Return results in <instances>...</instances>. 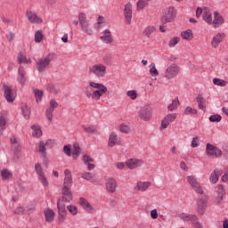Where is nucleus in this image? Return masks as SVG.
I'll use <instances>...</instances> for the list:
<instances>
[{"label": "nucleus", "instance_id": "1", "mask_svg": "<svg viewBox=\"0 0 228 228\" xmlns=\"http://www.w3.org/2000/svg\"><path fill=\"white\" fill-rule=\"evenodd\" d=\"M175 17H177V12H175V8L167 7L163 11L160 22L161 24H168V22H174V20H175Z\"/></svg>", "mask_w": 228, "mask_h": 228}, {"label": "nucleus", "instance_id": "2", "mask_svg": "<svg viewBox=\"0 0 228 228\" xmlns=\"http://www.w3.org/2000/svg\"><path fill=\"white\" fill-rule=\"evenodd\" d=\"M53 60H54V53H49L45 57L37 60L36 62L37 70L44 72L47 67H49V63H51Z\"/></svg>", "mask_w": 228, "mask_h": 228}, {"label": "nucleus", "instance_id": "3", "mask_svg": "<svg viewBox=\"0 0 228 228\" xmlns=\"http://www.w3.org/2000/svg\"><path fill=\"white\" fill-rule=\"evenodd\" d=\"M78 20L82 31L86 33V35H89V37H92V35H94V30L92 29V28H90V25L88 24V20H86V14H85V12H80L78 14Z\"/></svg>", "mask_w": 228, "mask_h": 228}, {"label": "nucleus", "instance_id": "4", "mask_svg": "<svg viewBox=\"0 0 228 228\" xmlns=\"http://www.w3.org/2000/svg\"><path fill=\"white\" fill-rule=\"evenodd\" d=\"M89 74H94L96 77H104L106 76V66L104 64H95L89 68Z\"/></svg>", "mask_w": 228, "mask_h": 228}, {"label": "nucleus", "instance_id": "5", "mask_svg": "<svg viewBox=\"0 0 228 228\" xmlns=\"http://www.w3.org/2000/svg\"><path fill=\"white\" fill-rule=\"evenodd\" d=\"M152 111L153 109L151 106H146L139 110L138 117L141 120L149 122L151 121V118H152Z\"/></svg>", "mask_w": 228, "mask_h": 228}, {"label": "nucleus", "instance_id": "6", "mask_svg": "<svg viewBox=\"0 0 228 228\" xmlns=\"http://www.w3.org/2000/svg\"><path fill=\"white\" fill-rule=\"evenodd\" d=\"M177 76H179V68L175 63L167 68L164 74V77L168 81H170V79H174V77H177Z\"/></svg>", "mask_w": 228, "mask_h": 228}, {"label": "nucleus", "instance_id": "7", "mask_svg": "<svg viewBox=\"0 0 228 228\" xmlns=\"http://www.w3.org/2000/svg\"><path fill=\"white\" fill-rule=\"evenodd\" d=\"M187 183L193 188L194 191L196 193H199L200 195L204 194V191L202 190V186H200V183L197 181V178H195L194 175H189L187 176Z\"/></svg>", "mask_w": 228, "mask_h": 228}, {"label": "nucleus", "instance_id": "8", "mask_svg": "<svg viewBox=\"0 0 228 228\" xmlns=\"http://www.w3.org/2000/svg\"><path fill=\"white\" fill-rule=\"evenodd\" d=\"M197 208L199 215L202 216L206 213V209H208V196L203 195L198 199Z\"/></svg>", "mask_w": 228, "mask_h": 228}, {"label": "nucleus", "instance_id": "9", "mask_svg": "<svg viewBox=\"0 0 228 228\" xmlns=\"http://www.w3.org/2000/svg\"><path fill=\"white\" fill-rule=\"evenodd\" d=\"M206 152L208 156H215V158H222V150L216 148L211 143H207Z\"/></svg>", "mask_w": 228, "mask_h": 228}, {"label": "nucleus", "instance_id": "10", "mask_svg": "<svg viewBox=\"0 0 228 228\" xmlns=\"http://www.w3.org/2000/svg\"><path fill=\"white\" fill-rule=\"evenodd\" d=\"M26 15L30 24H42V22H44V20H42V18L33 11H28Z\"/></svg>", "mask_w": 228, "mask_h": 228}, {"label": "nucleus", "instance_id": "11", "mask_svg": "<svg viewBox=\"0 0 228 228\" xmlns=\"http://www.w3.org/2000/svg\"><path fill=\"white\" fill-rule=\"evenodd\" d=\"M105 186L109 193H115L117 191V180L113 177L105 178Z\"/></svg>", "mask_w": 228, "mask_h": 228}, {"label": "nucleus", "instance_id": "12", "mask_svg": "<svg viewBox=\"0 0 228 228\" xmlns=\"http://www.w3.org/2000/svg\"><path fill=\"white\" fill-rule=\"evenodd\" d=\"M3 91L4 99L7 101V102H13V101H15V94L9 86L4 85Z\"/></svg>", "mask_w": 228, "mask_h": 228}, {"label": "nucleus", "instance_id": "13", "mask_svg": "<svg viewBox=\"0 0 228 228\" xmlns=\"http://www.w3.org/2000/svg\"><path fill=\"white\" fill-rule=\"evenodd\" d=\"M72 186L63 185L61 190V200L62 202H70L72 200V191H70Z\"/></svg>", "mask_w": 228, "mask_h": 228}, {"label": "nucleus", "instance_id": "14", "mask_svg": "<svg viewBox=\"0 0 228 228\" xmlns=\"http://www.w3.org/2000/svg\"><path fill=\"white\" fill-rule=\"evenodd\" d=\"M124 15L126 24H131V20L133 19V4H131V2L125 4Z\"/></svg>", "mask_w": 228, "mask_h": 228}, {"label": "nucleus", "instance_id": "15", "mask_svg": "<svg viewBox=\"0 0 228 228\" xmlns=\"http://www.w3.org/2000/svg\"><path fill=\"white\" fill-rule=\"evenodd\" d=\"M175 118H177V114H167L161 121V129H167Z\"/></svg>", "mask_w": 228, "mask_h": 228}, {"label": "nucleus", "instance_id": "16", "mask_svg": "<svg viewBox=\"0 0 228 228\" xmlns=\"http://www.w3.org/2000/svg\"><path fill=\"white\" fill-rule=\"evenodd\" d=\"M78 204L85 209V211H86V213H94V211H95L92 204H90V201L83 197L79 198Z\"/></svg>", "mask_w": 228, "mask_h": 228}, {"label": "nucleus", "instance_id": "17", "mask_svg": "<svg viewBox=\"0 0 228 228\" xmlns=\"http://www.w3.org/2000/svg\"><path fill=\"white\" fill-rule=\"evenodd\" d=\"M10 118H8V112L3 110L0 112V133H3L4 129H6V126H8V122Z\"/></svg>", "mask_w": 228, "mask_h": 228}, {"label": "nucleus", "instance_id": "18", "mask_svg": "<svg viewBox=\"0 0 228 228\" xmlns=\"http://www.w3.org/2000/svg\"><path fill=\"white\" fill-rule=\"evenodd\" d=\"M126 165L130 170H134V168H138V167H142V165H143V160L138 159H129L126 161Z\"/></svg>", "mask_w": 228, "mask_h": 228}, {"label": "nucleus", "instance_id": "19", "mask_svg": "<svg viewBox=\"0 0 228 228\" xmlns=\"http://www.w3.org/2000/svg\"><path fill=\"white\" fill-rule=\"evenodd\" d=\"M224 38H225V33H217L211 41V46L213 49H216V47H218V45L224 42Z\"/></svg>", "mask_w": 228, "mask_h": 228}, {"label": "nucleus", "instance_id": "20", "mask_svg": "<svg viewBox=\"0 0 228 228\" xmlns=\"http://www.w3.org/2000/svg\"><path fill=\"white\" fill-rule=\"evenodd\" d=\"M59 215H58V222L63 223L67 220V210L65 209V204L59 203Z\"/></svg>", "mask_w": 228, "mask_h": 228}, {"label": "nucleus", "instance_id": "21", "mask_svg": "<svg viewBox=\"0 0 228 228\" xmlns=\"http://www.w3.org/2000/svg\"><path fill=\"white\" fill-rule=\"evenodd\" d=\"M17 81L22 86L26 85V69L22 66L18 69Z\"/></svg>", "mask_w": 228, "mask_h": 228}, {"label": "nucleus", "instance_id": "22", "mask_svg": "<svg viewBox=\"0 0 228 228\" xmlns=\"http://www.w3.org/2000/svg\"><path fill=\"white\" fill-rule=\"evenodd\" d=\"M100 39L104 44H113V36H111V31L108 28L103 31V36L100 37Z\"/></svg>", "mask_w": 228, "mask_h": 228}, {"label": "nucleus", "instance_id": "23", "mask_svg": "<svg viewBox=\"0 0 228 228\" xmlns=\"http://www.w3.org/2000/svg\"><path fill=\"white\" fill-rule=\"evenodd\" d=\"M220 175H222V169L216 168L209 176L211 184H216L220 179Z\"/></svg>", "mask_w": 228, "mask_h": 228}, {"label": "nucleus", "instance_id": "24", "mask_svg": "<svg viewBox=\"0 0 228 228\" xmlns=\"http://www.w3.org/2000/svg\"><path fill=\"white\" fill-rule=\"evenodd\" d=\"M108 145L110 147H115V145H120V141H118V135L115 132H111L109 136Z\"/></svg>", "mask_w": 228, "mask_h": 228}, {"label": "nucleus", "instance_id": "25", "mask_svg": "<svg viewBox=\"0 0 228 228\" xmlns=\"http://www.w3.org/2000/svg\"><path fill=\"white\" fill-rule=\"evenodd\" d=\"M225 20H224V17L221 16L220 12L218 11H216L214 12V20L212 21L214 24V28H218V26H222Z\"/></svg>", "mask_w": 228, "mask_h": 228}, {"label": "nucleus", "instance_id": "26", "mask_svg": "<svg viewBox=\"0 0 228 228\" xmlns=\"http://www.w3.org/2000/svg\"><path fill=\"white\" fill-rule=\"evenodd\" d=\"M196 102L198 104L199 110H201L202 111H206L207 102H206V99L202 97V94H198V96L196 97Z\"/></svg>", "mask_w": 228, "mask_h": 228}, {"label": "nucleus", "instance_id": "27", "mask_svg": "<svg viewBox=\"0 0 228 228\" xmlns=\"http://www.w3.org/2000/svg\"><path fill=\"white\" fill-rule=\"evenodd\" d=\"M151 186V182H138L134 187L135 191H147Z\"/></svg>", "mask_w": 228, "mask_h": 228}, {"label": "nucleus", "instance_id": "28", "mask_svg": "<svg viewBox=\"0 0 228 228\" xmlns=\"http://www.w3.org/2000/svg\"><path fill=\"white\" fill-rule=\"evenodd\" d=\"M63 184L65 186H72V173L69 169H66L64 171V182H63Z\"/></svg>", "mask_w": 228, "mask_h": 228}, {"label": "nucleus", "instance_id": "29", "mask_svg": "<svg viewBox=\"0 0 228 228\" xmlns=\"http://www.w3.org/2000/svg\"><path fill=\"white\" fill-rule=\"evenodd\" d=\"M45 218L48 224H51L53 220H54V216L56 214H54V211L51 208H45Z\"/></svg>", "mask_w": 228, "mask_h": 228}, {"label": "nucleus", "instance_id": "30", "mask_svg": "<svg viewBox=\"0 0 228 228\" xmlns=\"http://www.w3.org/2000/svg\"><path fill=\"white\" fill-rule=\"evenodd\" d=\"M107 92H108V88L97 89L93 92V94L91 97L92 99H94V101H99V99H101V97H102V95H104V94H106Z\"/></svg>", "mask_w": 228, "mask_h": 228}, {"label": "nucleus", "instance_id": "31", "mask_svg": "<svg viewBox=\"0 0 228 228\" xmlns=\"http://www.w3.org/2000/svg\"><path fill=\"white\" fill-rule=\"evenodd\" d=\"M17 60H18V63H25L27 65H29L33 62V61L31 60V58H28L26 57V54L20 53L17 56Z\"/></svg>", "mask_w": 228, "mask_h": 228}, {"label": "nucleus", "instance_id": "32", "mask_svg": "<svg viewBox=\"0 0 228 228\" xmlns=\"http://www.w3.org/2000/svg\"><path fill=\"white\" fill-rule=\"evenodd\" d=\"M12 149L13 152V160L19 161V158H20V151H21L20 144L13 145L12 146Z\"/></svg>", "mask_w": 228, "mask_h": 228}, {"label": "nucleus", "instance_id": "33", "mask_svg": "<svg viewBox=\"0 0 228 228\" xmlns=\"http://www.w3.org/2000/svg\"><path fill=\"white\" fill-rule=\"evenodd\" d=\"M54 108H56V102L52 100L50 102V108L46 110V117L50 122L53 120V111H54Z\"/></svg>", "mask_w": 228, "mask_h": 228}, {"label": "nucleus", "instance_id": "34", "mask_svg": "<svg viewBox=\"0 0 228 228\" xmlns=\"http://www.w3.org/2000/svg\"><path fill=\"white\" fill-rule=\"evenodd\" d=\"M79 154H81V147H79V143H73V151L71 152V156L73 159H77L79 158Z\"/></svg>", "mask_w": 228, "mask_h": 228}, {"label": "nucleus", "instance_id": "35", "mask_svg": "<svg viewBox=\"0 0 228 228\" xmlns=\"http://www.w3.org/2000/svg\"><path fill=\"white\" fill-rule=\"evenodd\" d=\"M21 113L25 118H29V115H31V108L28 106V103H21Z\"/></svg>", "mask_w": 228, "mask_h": 228}, {"label": "nucleus", "instance_id": "36", "mask_svg": "<svg viewBox=\"0 0 228 228\" xmlns=\"http://www.w3.org/2000/svg\"><path fill=\"white\" fill-rule=\"evenodd\" d=\"M224 195H225V189H224V185H217V197L216 198V202H221L224 199Z\"/></svg>", "mask_w": 228, "mask_h": 228}, {"label": "nucleus", "instance_id": "37", "mask_svg": "<svg viewBox=\"0 0 228 228\" xmlns=\"http://www.w3.org/2000/svg\"><path fill=\"white\" fill-rule=\"evenodd\" d=\"M33 94L35 95L37 104L42 102V98L44 97V91L40 89H33Z\"/></svg>", "mask_w": 228, "mask_h": 228}, {"label": "nucleus", "instance_id": "38", "mask_svg": "<svg viewBox=\"0 0 228 228\" xmlns=\"http://www.w3.org/2000/svg\"><path fill=\"white\" fill-rule=\"evenodd\" d=\"M31 129L34 138H40V136H42V128H40L39 126L34 125L31 126Z\"/></svg>", "mask_w": 228, "mask_h": 228}, {"label": "nucleus", "instance_id": "39", "mask_svg": "<svg viewBox=\"0 0 228 228\" xmlns=\"http://www.w3.org/2000/svg\"><path fill=\"white\" fill-rule=\"evenodd\" d=\"M154 31H156V27L152 25L148 26L142 30V36L149 38V37H151V33H154Z\"/></svg>", "mask_w": 228, "mask_h": 228}, {"label": "nucleus", "instance_id": "40", "mask_svg": "<svg viewBox=\"0 0 228 228\" xmlns=\"http://www.w3.org/2000/svg\"><path fill=\"white\" fill-rule=\"evenodd\" d=\"M181 102H179V98H175L172 101V103H170L167 106V110L168 111H174L175 110H176L177 108H179Z\"/></svg>", "mask_w": 228, "mask_h": 228}, {"label": "nucleus", "instance_id": "41", "mask_svg": "<svg viewBox=\"0 0 228 228\" xmlns=\"http://www.w3.org/2000/svg\"><path fill=\"white\" fill-rule=\"evenodd\" d=\"M181 37L183 38V40H191V38H193V32L191 29H187L181 33Z\"/></svg>", "mask_w": 228, "mask_h": 228}, {"label": "nucleus", "instance_id": "42", "mask_svg": "<svg viewBox=\"0 0 228 228\" xmlns=\"http://www.w3.org/2000/svg\"><path fill=\"white\" fill-rule=\"evenodd\" d=\"M89 86L91 88H94V90H104L108 88L106 87V86L100 83L94 82V81L89 82Z\"/></svg>", "mask_w": 228, "mask_h": 228}, {"label": "nucleus", "instance_id": "43", "mask_svg": "<svg viewBox=\"0 0 228 228\" xmlns=\"http://www.w3.org/2000/svg\"><path fill=\"white\" fill-rule=\"evenodd\" d=\"M203 20L207 22V24H213V17L211 16V12L206 11L202 14Z\"/></svg>", "mask_w": 228, "mask_h": 228}, {"label": "nucleus", "instance_id": "44", "mask_svg": "<svg viewBox=\"0 0 228 228\" xmlns=\"http://www.w3.org/2000/svg\"><path fill=\"white\" fill-rule=\"evenodd\" d=\"M82 128L86 133H89L90 134H95L97 133V129H95V126L94 125H91L89 126L83 125Z\"/></svg>", "mask_w": 228, "mask_h": 228}, {"label": "nucleus", "instance_id": "45", "mask_svg": "<svg viewBox=\"0 0 228 228\" xmlns=\"http://www.w3.org/2000/svg\"><path fill=\"white\" fill-rule=\"evenodd\" d=\"M150 74L152 76V77H156V76H159V71H158V69H156V64L151 63L150 64Z\"/></svg>", "mask_w": 228, "mask_h": 228}, {"label": "nucleus", "instance_id": "46", "mask_svg": "<svg viewBox=\"0 0 228 228\" xmlns=\"http://www.w3.org/2000/svg\"><path fill=\"white\" fill-rule=\"evenodd\" d=\"M34 40H35L36 44H40V42H42V40H44V33L42 32V30H37L35 33Z\"/></svg>", "mask_w": 228, "mask_h": 228}, {"label": "nucleus", "instance_id": "47", "mask_svg": "<svg viewBox=\"0 0 228 228\" xmlns=\"http://www.w3.org/2000/svg\"><path fill=\"white\" fill-rule=\"evenodd\" d=\"M1 176L4 179V181H6L8 179H12V172H10L8 169H3L1 171Z\"/></svg>", "mask_w": 228, "mask_h": 228}, {"label": "nucleus", "instance_id": "48", "mask_svg": "<svg viewBox=\"0 0 228 228\" xmlns=\"http://www.w3.org/2000/svg\"><path fill=\"white\" fill-rule=\"evenodd\" d=\"M208 120L213 123L222 122V116L220 114H214L208 118Z\"/></svg>", "mask_w": 228, "mask_h": 228}, {"label": "nucleus", "instance_id": "49", "mask_svg": "<svg viewBox=\"0 0 228 228\" xmlns=\"http://www.w3.org/2000/svg\"><path fill=\"white\" fill-rule=\"evenodd\" d=\"M82 179H86V181H92L94 179L95 175L90 173V172H85L81 175Z\"/></svg>", "mask_w": 228, "mask_h": 228}, {"label": "nucleus", "instance_id": "50", "mask_svg": "<svg viewBox=\"0 0 228 228\" xmlns=\"http://www.w3.org/2000/svg\"><path fill=\"white\" fill-rule=\"evenodd\" d=\"M38 180L40 181L41 184L46 188V186H49V182L47 181V177L45 176V174L40 175L38 176Z\"/></svg>", "mask_w": 228, "mask_h": 228}, {"label": "nucleus", "instance_id": "51", "mask_svg": "<svg viewBox=\"0 0 228 228\" xmlns=\"http://www.w3.org/2000/svg\"><path fill=\"white\" fill-rule=\"evenodd\" d=\"M102 60L106 65H111V62L113 61V55L111 53H107L103 56Z\"/></svg>", "mask_w": 228, "mask_h": 228}, {"label": "nucleus", "instance_id": "52", "mask_svg": "<svg viewBox=\"0 0 228 228\" xmlns=\"http://www.w3.org/2000/svg\"><path fill=\"white\" fill-rule=\"evenodd\" d=\"M119 131L120 133H123L124 134H129V133H131V127H129V126L127 125H120L119 126Z\"/></svg>", "mask_w": 228, "mask_h": 228}, {"label": "nucleus", "instance_id": "53", "mask_svg": "<svg viewBox=\"0 0 228 228\" xmlns=\"http://www.w3.org/2000/svg\"><path fill=\"white\" fill-rule=\"evenodd\" d=\"M213 83L216 86H227V81L222 80L220 78H214Z\"/></svg>", "mask_w": 228, "mask_h": 228}, {"label": "nucleus", "instance_id": "54", "mask_svg": "<svg viewBox=\"0 0 228 228\" xmlns=\"http://www.w3.org/2000/svg\"><path fill=\"white\" fill-rule=\"evenodd\" d=\"M179 42H181V38L178 37H175L169 40L168 45L169 47H175V45H177Z\"/></svg>", "mask_w": 228, "mask_h": 228}, {"label": "nucleus", "instance_id": "55", "mask_svg": "<svg viewBox=\"0 0 228 228\" xmlns=\"http://www.w3.org/2000/svg\"><path fill=\"white\" fill-rule=\"evenodd\" d=\"M35 172L38 176L43 175L45 174L44 169L42 168V166L40 165V163L35 164Z\"/></svg>", "mask_w": 228, "mask_h": 228}, {"label": "nucleus", "instance_id": "56", "mask_svg": "<svg viewBox=\"0 0 228 228\" xmlns=\"http://www.w3.org/2000/svg\"><path fill=\"white\" fill-rule=\"evenodd\" d=\"M197 110L191 107H186L183 112L184 115H197Z\"/></svg>", "mask_w": 228, "mask_h": 228}, {"label": "nucleus", "instance_id": "57", "mask_svg": "<svg viewBox=\"0 0 228 228\" xmlns=\"http://www.w3.org/2000/svg\"><path fill=\"white\" fill-rule=\"evenodd\" d=\"M67 209L73 216H76V215H77V207L74 205H69L67 207Z\"/></svg>", "mask_w": 228, "mask_h": 228}, {"label": "nucleus", "instance_id": "58", "mask_svg": "<svg viewBox=\"0 0 228 228\" xmlns=\"http://www.w3.org/2000/svg\"><path fill=\"white\" fill-rule=\"evenodd\" d=\"M63 152H64V154H66V156H69V157L72 156V148H71V146L70 145H65L63 147Z\"/></svg>", "mask_w": 228, "mask_h": 228}, {"label": "nucleus", "instance_id": "59", "mask_svg": "<svg viewBox=\"0 0 228 228\" xmlns=\"http://www.w3.org/2000/svg\"><path fill=\"white\" fill-rule=\"evenodd\" d=\"M137 12H142L145 6H147V4L142 2V0H138L137 4Z\"/></svg>", "mask_w": 228, "mask_h": 228}, {"label": "nucleus", "instance_id": "60", "mask_svg": "<svg viewBox=\"0 0 228 228\" xmlns=\"http://www.w3.org/2000/svg\"><path fill=\"white\" fill-rule=\"evenodd\" d=\"M178 218L183 220L184 222H189L190 214L181 213L178 215Z\"/></svg>", "mask_w": 228, "mask_h": 228}, {"label": "nucleus", "instance_id": "61", "mask_svg": "<svg viewBox=\"0 0 228 228\" xmlns=\"http://www.w3.org/2000/svg\"><path fill=\"white\" fill-rule=\"evenodd\" d=\"M126 95L132 99V101H134L136 97H138V94H136V91H127Z\"/></svg>", "mask_w": 228, "mask_h": 228}, {"label": "nucleus", "instance_id": "62", "mask_svg": "<svg viewBox=\"0 0 228 228\" xmlns=\"http://www.w3.org/2000/svg\"><path fill=\"white\" fill-rule=\"evenodd\" d=\"M83 161H84L85 165H86L88 163H94V159L86 154L83 156Z\"/></svg>", "mask_w": 228, "mask_h": 228}, {"label": "nucleus", "instance_id": "63", "mask_svg": "<svg viewBox=\"0 0 228 228\" xmlns=\"http://www.w3.org/2000/svg\"><path fill=\"white\" fill-rule=\"evenodd\" d=\"M85 95H86L88 99H90V97H92V95H93L92 88H91L89 86H86V89H85Z\"/></svg>", "mask_w": 228, "mask_h": 228}, {"label": "nucleus", "instance_id": "64", "mask_svg": "<svg viewBox=\"0 0 228 228\" xmlns=\"http://www.w3.org/2000/svg\"><path fill=\"white\" fill-rule=\"evenodd\" d=\"M191 147H192V149H195V147H199V137L198 136L192 138Z\"/></svg>", "mask_w": 228, "mask_h": 228}]
</instances>
